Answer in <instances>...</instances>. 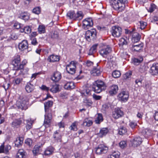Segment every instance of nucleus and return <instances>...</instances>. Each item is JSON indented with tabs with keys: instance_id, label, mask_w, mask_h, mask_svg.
<instances>
[{
	"instance_id": "obj_1",
	"label": "nucleus",
	"mask_w": 158,
	"mask_h": 158,
	"mask_svg": "<svg viewBox=\"0 0 158 158\" xmlns=\"http://www.w3.org/2000/svg\"><path fill=\"white\" fill-rule=\"evenodd\" d=\"M53 104V102L52 101H49L48 102L44 103V109L46 114L44 115V125L45 127L47 128L50 126L51 125L52 116L51 113V110L50 107L52 106Z\"/></svg>"
},
{
	"instance_id": "obj_2",
	"label": "nucleus",
	"mask_w": 158,
	"mask_h": 158,
	"mask_svg": "<svg viewBox=\"0 0 158 158\" xmlns=\"http://www.w3.org/2000/svg\"><path fill=\"white\" fill-rule=\"evenodd\" d=\"M106 88V84L101 80L95 81L92 86L93 90L97 93H99L105 90Z\"/></svg>"
},
{
	"instance_id": "obj_3",
	"label": "nucleus",
	"mask_w": 158,
	"mask_h": 158,
	"mask_svg": "<svg viewBox=\"0 0 158 158\" xmlns=\"http://www.w3.org/2000/svg\"><path fill=\"white\" fill-rule=\"evenodd\" d=\"M20 59L19 55H17L12 61V64L14 66V69L16 70H23L24 64H20Z\"/></svg>"
},
{
	"instance_id": "obj_4",
	"label": "nucleus",
	"mask_w": 158,
	"mask_h": 158,
	"mask_svg": "<svg viewBox=\"0 0 158 158\" xmlns=\"http://www.w3.org/2000/svg\"><path fill=\"white\" fill-rule=\"evenodd\" d=\"M67 15L70 19L74 20H80L83 18V15L82 12L78 11L75 14L74 11H69L68 12Z\"/></svg>"
},
{
	"instance_id": "obj_5",
	"label": "nucleus",
	"mask_w": 158,
	"mask_h": 158,
	"mask_svg": "<svg viewBox=\"0 0 158 158\" xmlns=\"http://www.w3.org/2000/svg\"><path fill=\"white\" fill-rule=\"evenodd\" d=\"M129 94L128 92L124 89H121L117 96L118 99L122 102H127L129 98Z\"/></svg>"
},
{
	"instance_id": "obj_6",
	"label": "nucleus",
	"mask_w": 158,
	"mask_h": 158,
	"mask_svg": "<svg viewBox=\"0 0 158 158\" xmlns=\"http://www.w3.org/2000/svg\"><path fill=\"white\" fill-rule=\"evenodd\" d=\"M97 32L95 29H92L87 30L85 34L86 39L89 42L92 40H93L96 38Z\"/></svg>"
},
{
	"instance_id": "obj_7",
	"label": "nucleus",
	"mask_w": 158,
	"mask_h": 158,
	"mask_svg": "<svg viewBox=\"0 0 158 158\" xmlns=\"http://www.w3.org/2000/svg\"><path fill=\"white\" fill-rule=\"evenodd\" d=\"M118 0H110V2L111 6L115 10L122 11L123 10L125 6L124 4L120 3Z\"/></svg>"
},
{
	"instance_id": "obj_8",
	"label": "nucleus",
	"mask_w": 158,
	"mask_h": 158,
	"mask_svg": "<svg viewBox=\"0 0 158 158\" xmlns=\"http://www.w3.org/2000/svg\"><path fill=\"white\" fill-rule=\"evenodd\" d=\"M111 51V48L108 45L104 46L99 50L100 55L103 57L106 58L107 55Z\"/></svg>"
},
{
	"instance_id": "obj_9",
	"label": "nucleus",
	"mask_w": 158,
	"mask_h": 158,
	"mask_svg": "<svg viewBox=\"0 0 158 158\" xmlns=\"http://www.w3.org/2000/svg\"><path fill=\"white\" fill-rule=\"evenodd\" d=\"M28 102V99H24L22 100L17 102L16 105L18 108L22 110H26L27 108Z\"/></svg>"
},
{
	"instance_id": "obj_10",
	"label": "nucleus",
	"mask_w": 158,
	"mask_h": 158,
	"mask_svg": "<svg viewBox=\"0 0 158 158\" xmlns=\"http://www.w3.org/2000/svg\"><path fill=\"white\" fill-rule=\"evenodd\" d=\"M76 63L73 61H72L70 64L67 65L66 69L67 72L71 74H73L75 73Z\"/></svg>"
},
{
	"instance_id": "obj_11",
	"label": "nucleus",
	"mask_w": 158,
	"mask_h": 158,
	"mask_svg": "<svg viewBox=\"0 0 158 158\" xmlns=\"http://www.w3.org/2000/svg\"><path fill=\"white\" fill-rule=\"evenodd\" d=\"M111 32L114 37H119L122 34V28L118 26H113L112 27Z\"/></svg>"
},
{
	"instance_id": "obj_12",
	"label": "nucleus",
	"mask_w": 158,
	"mask_h": 158,
	"mask_svg": "<svg viewBox=\"0 0 158 158\" xmlns=\"http://www.w3.org/2000/svg\"><path fill=\"white\" fill-rule=\"evenodd\" d=\"M108 150V148L103 145H100L96 148L95 151L97 154L100 155L106 153Z\"/></svg>"
},
{
	"instance_id": "obj_13",
	"label": "nucleus",
	"mask_w": 158,
	"mask_h": 158,
	"mask_svg": "<svg viewBox=\"0 0 158 158\" xmlns=\"http://www.w3.org/2000/svg\"><path fill=\"white\" fill-rule=\"evenodd\" d=\"M83 24L85 29H88L92 27L93 22L91 18H87L83 21Z\"/></svg>"
},
{
	"instance_id": "obj_14",
	"label": "nucleus",
	"mask_w": 158,
	"mask_h": 158,
	"mask_svg": "<svg viewBox=\"0 0 158 158\" xmlns=\"http://www.w3.org/2000/svg\"><path fill=\"white\" fill-rule=\"evenodd\" d=\"M150 73L152 76L158 75V63H154L151 67Z\"/></svg>"
},
{
	"instance_id": "obj_15",
	"label": "nucleus",
	"mask_w": 158,
	"mask_h": 158,
	"mask_svg": "<svg viewBox=\"0 0 158 158\" xmlns=\"http://www.w3.org/2000/svg\"><path fill=\"white\" fill-rule=\"evenodd\" d=\"M142 142V140L141 138L139 137L135 138L131 141V145L134 147L139 146Z\"/></svg>"
},
{
	"instance_id": "obj_16",
	"label": "nucleus",
	"mask_w": 158,
	"mask_h": 158,
	"mask_svg": "<svg viewBox=\"0 0 158 158\" xmlns=\"http://www.w3.org/2000/svg\"><path fill=\"white\" fill-rule=\"evenodd\" d=\"M19 49L21 51H24L28 48V44L27 40H24L19 43L18 45Z\"/></svg>"
},
{
	"instance_id": "obj_17",
	"label": "nucleus",
	"mask_w": 158,
	"mask_h": 158,
	"mask_svg": "<svg viewBox=\"0 0 158 158\" xmlns=\"http://www.w3.org/2000/svg\"><path fill=\"white\" fill-rule=\"evenodd\" d=\"M61 78V73L57 71L54 72L53 75L51 77V80L55 82L59 81Z\"/></svg>"
},
{
	"instance_id": "obj_18",
	"label": "nucleus",
	"mask_w": 158,
	"mask_h": 158,
	"mask_svg": "<svg viewBox=\"0 0 158 158\" xmlns=\"http://www.w3.org/2000/svg\"><path fill=\"white\" fill-rule=\"evenodd\" d=\"M113 117L115 119L122 117L123 115V112L119 108L115 109L113 112Z\"/></svg>"
},
{
	"instance_id": "obj_19",
	"label": "nucleus",
	"mask_w": 158,
	"mask_h": 158,
	"mask_svg": "<svg viewBox=\"0 0 158 158\" xmlns=\"http://www.w3.org/2000/svg\"><path fill=\"white\" fill-rule=\"evenodd\" d=\"M118 90V85H113L110 86L109 92L111 95L113 96L117 94Z\"/></svg>"
},
{
	"instance_id": "obj_20",
	"label": "nucleus",
	"mask_w": 158,
	"mask_h": 158,
	"mask_svg": "<svg viewBox=\"0 0 158 158\" xmlns=\"http://www.w3.org/2000/svg\"><path fill=\"white\" fill-rule=\"evenodd\" d=\"M34 89L35 85L32 84L31 82H28L25 87V89L26 92L28 93L32 92Z\"/></svg>"
},
{
	"instance_id": "obj_21",
	"label": "nucleus",
	"mask_w": 158,
	"mask_h": 158,
	"mask_svg": "<svg viewBox=\"0 0 158 158\" xmlns=\"http://www.w3.org/2000/svg\"><path fill=\"white\" fill-rule=\"evenodd\" d=\"M22 123V121L20 119H15L11 123V127L14 128H18Z\"/></svg>"
},
{
	"instance_id": "obj_22",
	"label": "nucleus",
	"mask_w": 158,
	"mask_h": 158,
	"mask_svg": "<svg viewBox=\"0 0 158 158\" xmlns=\"http://www.w3.org/2000/svg\"><path fill=\"white\" fill-rule=\"evenodd\" d=\"M108 132V130L106 128H103L97 134L100 137L102 138L105 136Z\"/></svg>"
},
{
	"instance_id": "obj_23",
	"label": "nucleus",
	"mask_w": 158,
	"mask_h": 158,
	"mask_svg": "<svg viewBox=\"0 0 158 158\" xmlns=\"http://www.w3.org/2000/svg\"><path fill=\"white\" fill-rule=\"evenodd\" d=\"M42 146V144H37L35 146L32 151L33 153L34 156H36L39 153L40 150H41L40 148Z\"/></svg>"
},
{
	"instance_id": "obj_24",
	"label": "nucleus",
	"mask_w": 158,
	"mask_h": 158,
	"mask_svg": "<svg viewBox=\"0 0 158 158\" xmlns=\"http://www.w3.org/2000/svg\"><path fill=\"white\" fill-rule=\"evenodd\" d=\"M64 88L65 89L70 90L74 88V83L72 81L67 82L64 85Z\"/></svg>"
},
{
	"instance_id": "obj_25",
	"label": "nucleus",
	"mask_w": 158,
	"mask_h": 158,
	"mask_svg": "<svg viewBox=\"0 0 158 158\" xmlns=\"http://www.w3.org/2000/svg\"><path fill=\"white\" fill-rule=\"evenodd\" d=\"M24 138L23 137H19L17 138L15 142V146L19 147L23 143Z\"/></svg>"
},
{
	"instance_id": "obj_26",
	"label": "nucleus",
	"mask_w": 158,
	"mask_h": 158,
	"mask_svg": "<svg viewBox=\"0 0 158 158\" xmlns=\"http://www.w3.org/2000/svg\"><path fill=\"white\" fill-rule=\"evenodd\" d=\"M48 60H49L50 62H54L58 61L60 60V57L58 56L52 55L48 57Z\"/></svg>"
},
{
	"instance_id": "obj_27",
	"label": "nucleus",
	"mask_w": 158,
	"mask_h": 158,
	"mask_svg": "<svg viewBox=\"0 0 158 158\" xmlns=\"http://www.w3.org/2000/svg\"><path fill=\"white\" fill-rule=\"evenodd\" d=\"M91 90L89 89L86 88V89L81 90V93L82 96H88L91 95Z\"/></svg>"
},
{
	"instance_id": "obj_28",
	"label": "nucleus",
	"mask_w": 158,
	"mask_h": 158,
	"mask_svg": "<svg viewBox=\"0 0 158 158\" xmlns=\"http://www.w3.org/2000/svg\"><path fill=\"white\" fill-rule=\"evenodd\" d=\"M4 39H6L4 41H9L11 40V39L13 40H16L17 39V36L15 34H13L11 35L10 36L7 37V36L6 37H4L1 38V40H3Z\"/></svg>"
},
{
	"instance_id": "obj_29",
	"label": "nucleus",
	"mask_w": 158,
	"mask_h": 158,
	"mask_svg": "<svg viewBox=\"0 0 158 158\" xmlns=\"http://www.w3.org/2000/svg\"><path fill=\"white\" fill-rule=\"evenodd\" d=\"M143 47V44H140L138 45H133L132 47V49L134 51L139 52Z\"/></svg>"
},
{
	"instance_id": "obj_30",
	"label": "nucleus",
	"mask_w": 158,
	"mask_h": 158,
	"mask_svg": "<svg viewBox=\"0 0 158 158\" xmlns=\"http://www.w3.org/2000/svg\"><path fill=\"white\" fill-rule=\"evenodd\" d=\"M53 137L58 142H61V136L57 131L54 132Z\"/></svg>"
},
{
	"instance_id": "obj_31",
	"label": "nucleus",
	"mask_w": 158,
	"mask_h": 158,
	"mask_svg": "<svg viewBox=\"0 0 158 158\" xmlns=\"http://www.w3.org/2000/svg\"><path fill=\"white\" fill-rule=\"evenodd\" d=\"M25 156V152L22 149L19 150L16 156V158H23Z\"/></svg>"
},
{
	"instance_id": "obj_32",
	"label": "nucleus",
	"mask_w": 158,
	"mask_h": 158,
	"mask_svg": "<svg viewBox=\"0 0 158 158\" xmlns=\"http://www.w3.org/2000/svg\"><path fill=\"white\" fill-rule=\"evenodd\" d=\"M59 85L55 84L52 86V87L50 89L51 91L53 93H56L59 91Z\"/></svg>"
},
{
	"instance_id": "obj_33",
	"label": "nucleus",
	"mask_w": 158,
	"mask_h": 158,
	"mask_svg": "<svg viewBox=\"0 0 158 158\" xmlns=\"http://www.w3.org/2000/svg\"><path fill=\"white\" fill-rule=\"evenodd\" d=\"M98 44H95L93 45L89 49L88 54L89 55H93L94 52H96Z\"/></svg>"
},
{
	"instance_id": "obj_34",
	"label": "nucleus",
	"mask_w": 158,
	"mask_h": 158,
	"mask_svg": "<svg viewBox=\"0 0 158 158\" xmlns=\"http://www.w3.org/2000/svg\"><path fill=\"white\" fill-rule=\"evenodd\" d=\"M120 155V153L118 152H115L111 154L108 156L107 158H118Z\"/></svg>"
},
{
	"instance_id": "obj_35",
	"label": "nucleus",
	"mask_w": 158,
	"mask_h": 158,
	"mask_svg": "<svg viewBox=\"0 0 158 158\" xmlns=\"http://www.w3.org/2000/svg\"><path fill=\"white\" fill-rule=\"evenodd\" d=\"M127 131V129L124 127H122L118 129V133L121 135L125 134Z\"/></svg>"
},
{
	"instance_id": "obj_36",
	"label": "nucleus",
	"mask_w": 158,
	"mask_h": 158,
	"mask_svg": "<svg viewBox=\"0 0 158 158\" xmlns=\"http://www.w3.org/2000/svg\"><path fill=\"white\" fill-rule=\"evenodd\" d=\"M54 151L52 147L48 148L44 152V154L45 155H49L52 154Z\"/></svg>"
},
{
	"instance_id": "obj_37",
	"label": "nucleus",
	"mask_w": 158,
	"mask_h": 158,
	"mask_svg": "<svg viewBox=\"0 0 158 158\" xmlns=\"http://www.w3.org/2000/svg\"><path fill=\"white\" fill-rule=\"evenodd\" d=\"M103 120L102 115L101 114H98V116L95 120V123L97 124H99Z\"/></svg>"
},
{
	"instance_id": "obj_38",
	"label": "nucleus",
	"mask_w": 158,
	"mask_h": 158,
	"mask_svg": "<svg viewBox=\"0 0 158 158\" xmlns=\"http://www.w3.org/2000/svg\"><path fill=\"white\" fill-rule=\"evenodd\" d=\"M93 122L92 121L89 120L88 119H85L83 122V125L85 126L89 127L92 125Z\"/></svg>"
},
{
	"instance_id": "obj_39",
	"label": "nucleus",
	"mask_w": 158,
	"mask_h": 158,
	"mask_svg": "<svg viewBox=\"0 0 158 158\" xmlns=\"http://www.w3.org/2000/svg\"><path fill=\"white\" fill-rule=\"evenodd\" d=\"M136 34L135 36H133L132 39V41L133 42L135 43L138 42L140 39L141 36L138 33Z\"/></svg>"
},
{
	"instance_id": "obj_40",
	"label": "nucleus",
	"mask_w": 158,
	"mask_h": 158,
	"mask_svg": "<svg viewBox=\"0 0 158 158\" xmlns=\"http://www.w3.org/2000/svg\"><path fill=\"white\" fill-rule=\"evenodd\" d=\"M25 122L27 124L26 126V129L27 130H29L32 127V122L31 121H29L28 120H26Z\"/></svg>"
},
{
	"instance_id": "obj_41",
	"label": "nucleus",
	"mask_w": 158,
	"mask_h": 158,
	"mask_svg": "<svg viewBox=\"0 0 158 158\" xmlns=\"http://www.w3.org/2000/svg\"><path fill=\"white\" fill-rule=\"evenodd\" d=\"M120 75L121 74L120 72L117 70L114 71L112 73V76L115 78H117L119 77L120 76Z\"/></svg>"
},
{
	"instance_id": "obj_42",
	"label": "nucleus",
	"mask_w": 158,
	"mask_h": 158,
	"mask_svg": "<svg viewBox=\"0 0 158 158\" xmlns=\"http://www.w3.org/2000/svg\"><path fill=\"white\" fill-rule=\"evenodd\" d=\"M38 31L40 34L45 32V27L43 25H40L38 28Z\"/></svg>"
},
{
	"instance_id": "obj_43",
	"label": "nucleus",
	"mask_w": 158,
	"mask_h": 158,
	"mask_svg": "<svg viewBox=\"0 0 158 158\" xmlns=\"http://www.w3.org/2000/svg\"><path fill=\"white\" fill-rule=\"evenodd\" d=\"M143 60L142 57H140L139 59L135 58L133 60V62L135 64L138 65L139 63L142 62Z\"/></svg>"
},
{
	"instance_id": "obj_44",
	"label": "nucleus",
	"mask_w": 158,
	"mask_h": 158,
	"mask_svg": "<svg viewBox=\"0 0 158 158\" xmlns=\"http://www.w3.org/2000/svg\"><path fill=\"white\" fill-rule=\"evenodd\" d=\"M156 6L155 4H152L151 5L149 9L148 10V11L149 12L152 13L156 9Z\"/></svg>"
},
{
	"instance_id": "obj_45",
	"label": "nucleus",
	"mask_w": 158,
	"mask_h": 158,
	"mask_svg": "<svg viewBox=\"0 0 158 158\" xmlns=\"http://www.w3.org/2000/svg\"><path fill=\"white\" fill-rule=\"evenodd\" d=\"M22 81V78H15L13 81V83L14 85H19Z\"/></svg>"
},
{
	"instance_id": "obj_46",
	"label": "nucleus",
	"mask_w": 158,
	"mask_h": 158,
	"mask_svg": "<svg viewBox=\"0 0 158 158\" xmlns=\"http://www.w3.org/2000/svg\"><path fill=\"white\" fill-rule=\"evenodd\" d=\"M84 102L86 104V105L88 106H90L92 104L91 100L89 99L85 98L84 99Z\"/></svg>"
},
{
	"instance_id": "obj_47",
	"label": "nucleus",
	"mask_w": 158,
	"mask_h": 158,
	"mask_svg": "<svg viewBox=\"0 0 158 158\" xmlns=\"http://www.w3.org/2000/svg\"><path fill=\"white\" fill-rule=\"evenodd\" d=\"M119 145L121 148H124L127 146L126 141H121L119 143Z\"/></svg>"
},
{
	"instance_id": "obj_48",
	"label": "nucleus",
	"mask_w": 158,
	"mask_h": 158,
	"mask_svg": "<svg viewBox=\"0 0 158 158\" xmlns=\"http://www.w3.org/2000/svg\"><path fill=\"white\" fill-rule=\"evenodd\" d=\"M25 143L29 147H31L32 144V141L30 138H28L25 140Z\"/></svg>"
},
{
	"instance_id": "obj_49",
	"label": "nucleus",
	"mask_w": 158,
	"mask_h": 158,
	"mask_svg": "<svg viewBox=\"0 0 158 158\" xmlns=\"http://www.w3.org/2000/svg\"><path fill=\"white\" fill-rule=\"evenodd\" d=\"M32 12L35 14L38 15L40 12V8L39 7L35 8L33 9Z\"/></svg>"
},
{
	"instance_id": "obj_50",
	"label": "nucleus",
	"mask_w": 158,
	"mask_h": 158,
	"mask_svg": "<svg viewBox=\"0 0 158 158\" xmlns=\"http://www.w3.org/2000/svg\"><path fill=\"white\" fill-rule=\"evenodd\" d=\"M131 71H129V72L126 73L125 74L123 75V77L124 79H127L131 77Z\"/></svg>"
},
{
	"instance_id": "obj_51",
	"label": "nucleus",
	"mask_w": 158,
	"mask_h": 158,
	"mask_svg": "<svg viewBox=\"0 0 158 158\" xmlns=\"http://www.w3.org/2000/svg\"><path fill=\"white\" fill-rule=\"evenodd\" d=\"M23 31L27 34H29L31 33V29L30 26H27L24 27Z\"/></svg>"
},
{
	"instance_id": "obj_52",
	"label": "nucleus",
	"mask_w": 158,
	"mask_h": 158,
	"mask_svg": "<svg viewBox=\"0 0 158 158\" xmlns=\"http://www.w3.org/2000/svg\"><path fill=\"white\" fill-rule=\"evenodd\" d=\"M120 45L123 46L124 45H126L127 42L126 40L123 38H122L120 40Z\"/></svg>"
},
{
	"instance_id": "obj_53",
	"label": "nucleus",
	"mask_w": 158,
	"mask_h": 158,
	"mask_svg": "<svg viewBox=\"0 0 158 158\" xmlns=\"http://www.w3.org/2000/svg\"><path fill=\"white\" fill-rule=\"evenodd\" d=\"M140 28L141 29H143L146 26L147 23H146L144 22L143 21H141L140 22Z\"/></svg>"
},
{
	"instance_id": "obj_54",
	"label": "nucleus",
	"mask_w": 158,
	"mask_h": 158,
	"mask_svg": "<svg viewBox=\"0 0 158 158\" xmlns=\"http://www.w3.org/2000/svg\"><path fill=\"white\" fill-rule=\"evenodd\" d=\"M11 148V146L9 145H7L5 148L4 147V153H7L9 151V150H10Z\"/></svg>"
},
{
	"instance_id": "obj_55",
	"label": "nucleus",
	"mask_w": 158,
	"mask_h": 158,
	"mask_svg": "<svg viewBox=\"0 0 158 158\" xmlns=\"http://www.w3.org/2000/svg\"><path fill=\"white\" fill-rule=\"evenodd\" d=\"M58 34L57 31H54L51 35V38L53 39H57L58 38Z\"/></svg>"
},
{
	"instance_id": "obj_56",
	"label": "nucleus",
	"mask_w": 158,
	"mask_h": 158,
	"mask_svg": "<svg viewBox=\"0 0 158 158\" xmlns=\"http://www.w3.org/2000/svg\"><path fill=\"white\" fill-rule=\"evenodd\" d=\"M142 81V79L141 78L137 79L135 81V83L136 84L139 86L141 85Z\"/></svg>"
},
{
	"instance_id": "obj_57",
	"label": "nucleus",
	"mask_w": 158,
	"mask_h": 158,
	"mask_svg": "<svg viewBox=\"0 0 158 158\" xmlns=\"http://www.w3.org/2000/svg\"><path fill=\"white\" fill-rule=\"evenodd\" d=\"M98 68H94L91 71V73L93 76H94V74H96L97 70Z\"/></svg>"
},
{
	"instance_id": "obj_58",
	"label": "nucleus",
	"mask_w": 158,
	"mask_h": 158,
	"mask_svg": "<svg viewBox=\"0 0 158 158\" xmlns=\"http://www.w3.org/2000/svg\"><path fill=\"white\" fill-rule=\"evenodd\" d=\"M129 125L133 129L137 125V124L136 123L132 122L130 123Z\"/></svg>"
},
{
	"instance_id": "obj_59",
	"label": "nucleus",
	"mask_w": 158,
	"mask_h": 158,
	"mask_svg": "<svg viewBox=\"0 0 158 158\" xmlns=\"http://www.w3.org/2000/svg\"><path fill=\"white\" fill-rule=\"evenodd\" d=\"M93 98L96 100H98L101 99V97L100 96L96 95L95 94H94L93 95Z\"/></svg>"
},
{
	"instance_id": "obj_60",
	"label": "nucleus",
	"mask_w": 158,
	"mask_h": 158,
	"mask_svg": "<svg viewBox=\"0 0 158 158\" xmlns=\"http://www.w3.org/2000/svg\"><path fill=\"white\" fill-rule=\"evenodd\" d=\"M40 88L43 90H46L47 91L49 90V88L44 85H42Z\"/></svg>"
},
{
	"instance_id": "obj_61",
	"label": "nucleus",
	"mask_w": 158,
	"mask_h": 158,
	"mask_svg": "<svg viewBox=\"0 0 158 158\" xmlns=\"http://www.w3.org/2000/svg\"><path fill=\"white\" fill-rule=\"evenodd\" d=\"M14 27L17 29H19L20 27V24L18 23H15L14 25Z\"/></svg>"
},
{
	"instance_id": "obj_62",
	"label": "nucleus",
	"mask_w": 158,
	"mask_h": 158,
	"mask_svg": "<svg viewBox=\"0 0 158 158\" xmlns=\"http://www.w3.org/2000/svg\"><path fill=\"white\" fill-rule=\"evenodd\" d=\"M31 43V44L33 45H36L37 44L36 39L35 38L33 39Z\"/></svg>"
},
{
	"instance_id": "obj_63",
	"label": "nucleus",
	"mask_w": 158,
	"mask_h": 158,
	"mask_svg": "<svg viewBox=\"0 0 158 158\" xmlns=\"http://www.w3.org/2000/svg\"><path fill=\"white\" fill-rule=\"evenodd\" d=\"M93 64V62L89 60L87 61L86 63L87 66L88 67L92 65Z\"/></svg>"
},
{
	"instance_id": "obj_64",
	"label": "nucleus",
	"mask_w": 158,
	"mask_h": 158,
	"mask_svg": "<svg viewBox=\"0 0 158 158\" xmlns=\"http://www.w3.org/2000/svg\"><path fill=\"white\" fill-rule=\"evenodd\" d=\"M154 118L156 120L158 121V112H156L154 115Z\"/></svg>"
}]
</instances>
